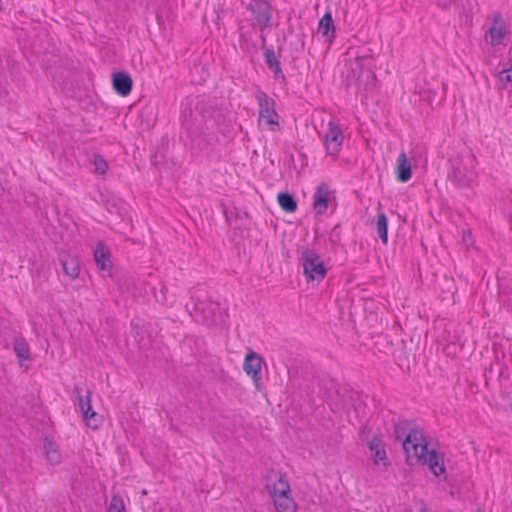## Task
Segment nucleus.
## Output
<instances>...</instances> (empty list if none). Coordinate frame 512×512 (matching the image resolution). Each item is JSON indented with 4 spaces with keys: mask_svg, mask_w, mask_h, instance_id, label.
<instances>
[{
    "mask_svg": "<svg viewBox=\"0 0 512 512\" xmlns=\"http://www.w3.org/2000/svg\"><path fill=\"white\" fill-rule=\"evenodd\" d=\"M94 171L97 174L104 175L108 171V164L103 157L100 155L94 156Z\"/></svg>",
    "mask_w": 512,
    "mask_h": 512,
    "instance_id": "26",
    "label": "nucleus"
},
{
    "mask_svg": "<svg viewBox=\"0 0 512 512\" xmlns=\"http://www.w3.org/2000/svg\"><path fill=\"white\" fill-rule=\"evenodd\" d=\"M453 0H438V5L442 8H447Z\"/></svg>",
    "mask_w": 512,
    "mask_h": 512,
    "instance_id": "31",
    "label": "nucleus"
},
{
    "mask_svg": "<svg viewBox=\"0 0 512 512\" xmlns=\"http://www.w3.org/2000/svg\"><path fill=\"white\" fill-rule=\"evenodd\" d=\"M419 512H428V509H427V507H426L425 505H422V506L420 507Z\"/></svg>",
    "mask_w": 512,
    "mask_h": 512,
    "instance_id": "32",
    "label": "nucleus"
},
{
    "mask_svg": "<svg viewBox=\"0 0 512 512\" xmlns=\"http://www.w3.org/2000/svg\"><path fill=\"white\" fill-rule=\"evenodd\" d=\"M447 178L460 188L469 187L476 178V157L470 153L452 155L449 160Z\"/></svg>",
    "mask_w": 512,
    "mask_h": 512,
    "instance_id": "2",
    "label": "nucleus"
},
{
    "mask_svg": "<svg viewBox=\"0 0 512 512\" xmlns=\"http://www.w3.org/2000/svg\"><path fill=\"white\" fill-rule=\"evenodd\" d=\"M318 33L327 37L329 41L335 38V26L330 12H326L320 19Z\"/></svg>",
    "mask_w": 512,
    "mask_h": 512,
    "instance_id": "19",
    "label": "nucleus"
},
{
    "mask_svg": "<svg viewBox=\"0 0 512 512\" xmlns=\"http://www.w3.org/2000/svg\"><path fill=\"white\" fill-rule=\"evenodd\" d=\"M330 191L326 184H320L313 195V209L316 214L322 215L328 209Z\"/></svg>",
    "mask_w": 512,
    "mask_h": 512,
    "instance_id": "13",
    "label": "nucleus"
},
{
    "mask_svg": "<svg viewBox=\"0 0 512 512\" xmlns=\"http://www.w3.org/2000/svg\"><path fill=\"white\" fill-rule=\"evenodd\" d=\"M114 90L122 97L130 94L132 90V78L127 72H116L112 76Z\"/></svg>",
    "mask_w": 512,
    "mask_h": 512,
    "instance_id": "14",
    "label": "nucleus"
},
{
    "mask_svg": "<svg viewBox=\"0 0 512 512\" xmlns=\"http://www.w3.org/2000/svg\"><path fill=\"white\" fill-rule=\"evenodd\" d=\"M183 126H184V127H185V129L187 130V132H188V134H189V137L191 138L192 143H193V144L195 143L197 146H199L200 148H202V146H201V144H200V143H196V141H197V137L194 135V131H193V129H192V125H191L190 121L185 120V121L183 122Z\"/></svg>",
    "mask_w": 512,
    "mask_h": 512,
    "instance_id": "30",
    "label": "nucleus"
},
{
    "mask_svg": "<svg viewBox=\"0 0 512 512\" xmlns=\"http://www.w3.org/2000/svg\"><path fill=\"white\" fill-rule=\"evenodd\" d=\"M94 259L97 267L102 271H110L112 263L110 261V254L106 246L102 243L96 245L94 251Z\"/></svg>",
    "mask_w": 512,
    "mask_h": 512,
    "instance_id": "15",
    "label": "nucleus"
},
{
    "mask_svg": "<svg viewBox=\"0 0 512 512\" xmlns=\"http://www.w3.org/2000/svg\"><path fill=\"white\" fill-rule=\"evenodd\" d=\"M499 80L503 84L512 82V66L499 72Z\"/></svg>",
    "mask_w": 512,
    "mask_h": 512,
    "instance_id": "28",
    "label": "nucleus"
},
{
    "mask_svg": "<svg viewBox=\"0 0 512 512\" xmlns=\"http://www.w3.org/2000/svg\"><path fill=\"white\" fill-rule=\"evenodd\" d=\"M256 100L259 106V123L263 122L268 126L270 131L278 130L280 124L278 121V114L275 110V101L263 91H258L256 93Z\"/></svg>",
    "mask_w": 512,
    "mask_h": 512,
    "instance_id": "5",
    "label": "nucleus"
},
{
    "mask_svg": "<svg viewBox=\"0 0 512 512\" xmlns=\"http://www.w3.org/2000/svg\"><path fill=\"white\" fill-rule=\"evenodd\" d=\"M272 475L273 478H269L270 483L266 486L271 499L292 496L291 487L285 475L280 472H273Z\"/></svg>",
    "mask_w": 512,
    "mask_h": 512,
    "instance_id": "8",
    "label": "nucleus"
},
{
    "mask_svg": "<svg viewBox=\"0 0 512 512\" xmlns=\"http://www.w3.org/2000/svg\"><path fill=\"white\" fill-rule=\"evenodd\" d=\"M262 357L257 353L250 351L243 363V370L248 376H251L253 382L258 386L261 380Z\"/></svg>",
    "mask_w": 512,
    "mask_h": 512,
    "instance_id": "9",
    "label": "nucleus"
},
{
    "mask_svg": "<svg viewBox=\"0 0 512 512\" xmlns=\"http://www.w3.org/2000/svg\"><path fill=\"white\" fill-rule=\"evenodd\" d=\"M476 512H485L484 510L478 509Z\"/></svg>",
    "mask_w": 512,
    "mask_h": 512,
    "instance_id": "34",
    "label": "nucleus"
},
{
    "mask_svg": "<svg viewBox=\"0 0 512 512\" xmlns=\"http://www.w3.org/2000/svg\"><path fill=\"white\" fill-rule=\"evenodd\" d=\"M277 199L280 207L285 212L292 213L296 211L297 203L291 194L287 192H280L277 196Z\"/></svg>",
    "mask_w": 512,
    "mask_h": 512,
    "instance_id": "22",
    "label": "nucleus"
},
{
    "mask_svg": "<svg viewBox=\"0 0 512 512\" xmlns=\"http://www.w3.org/2000/svg\"><path fill=\"white\" fill-rule=\"evenodd\" d=\"M408 425L406 422H399L394 425L395 437L403 443V448L407 454V463L409 465L427 464L435 476L444 474L443 456L434 449L428 450L427 444L422 442L424 439L420 431L411 429L407 432Z\"/></svg>",
    "mask_w": 512,
    "mask_h": 512,
    "instance_id": "1",
    "label": "nucleus"
},
{
    "mask_svg": "<svg viewBox=\"0 0 512 512\" xmlns=\"http://www.w3.org/2000/svg\"><path fill=\"white\" fill-rule=\"evenodd\" d=\"M74 391H75V393H77L78 404H79L80 410L82 412L85 410V408L87 406L86 405V396H83L81 394V388L78 385L74 386Z\"/></svg>",
    "mask_w": 512,
    "mask_h": 512,
    "instance_id": "29",
    "label": "nucleus"
},
{
    "mask_svg": "<svg viewBox=\"0 0 512 512\" xmlns=\"http://www.w3.org/2000/svg\"><path fill=\"white\" fill-rule=\"evenodd\" d=\"M396 172L398 181L402 183H405L411 179V164L408 161L405 152H401L397 158Z\"/></svg>",
    "mask_w": 512,
    "mask_h": 512,
    "instance_id": "18",
    "label": "nucleus"
},
{
    "mask_svg": "<svg viewBox=\"0 0 512 512\" xmlns=\"http://www.w3.org/2000/svg\"><path fill=\"white\" fill-rule=\"evenodd\" d=\"M372 61V58L370 56H363V57H357L352 63V70L355 73V71L359 70V73L357 75V79H360L361 75L364 73V66L367 64H370Z\"/></svg>",
    "mask_w": 512,
    "mask_h": 512,
    "instance_id": "25",
    "label": "nucleus"
},
{
    "mask_svg": "<svg viewBox=\"0 0 512 512\" xmlns=\"http://www.w3.org/2000/svg\"><path fill=\"white\" fill-rule=\"evenodd\" d=\"M264 58L268 68L273 71L275 78H284L282 69L280 67V62L278 61L276 54L272 48L265 50Z\"/></svg>",
    "mask_w": 512,
    "mask_h": 512,
    "instance_id": "21",
    "label": "nucleus"
},
{
    "mask_svg": "<svg viewBox=\"0 0 512 512\" xmlns=\"http://www.w3.org/2000/svg\"><path fill=\"white\" fill-rule=\"evenodd\" d=\"M344 136L340 126L332 121L328 123V131L323 137L326 153L337 157L343 144Z\"/></svg>",
    "mask_w": 512,
    "mask_h": 512,
    "instance_id": "6",
    "label": "nucleus"
},
{
    "mask_svg": "<svg viewBox=\"0 0 512 512\" xmlns=\"http://www.w3.org/2000/svg\"><path fill=\"white\" fill-rule=\"evenodd\" d=\"M86 408L82 411L83 419L86 424L92 429H98L101 424V416H99L91 406V392L87 391L86 394Z\"/></svg>",
    "mask_w": 512,
    "mask_h": 512,
    "instance_id": "16",
    "label": "nucleus"
},
{
    "mask_svg": "<svg viewBox=\"0 0 512 512\" xmlns=\"http://www.w3.org/2000/svg\"><path fill=\"white\" fill-rule=\"evenodd\" d=\"M376 230L381 241L386 244L388 241V220L383 212L377 214Z\"/></svg>",
    "mask_w": 512,
    "mask_h": 512,
    "instance_id": "23",
    "label": "nucleus"
},
{
    "mask_svg": "<svg viewBox=\"0 0 512 512\" xmlns=\"http://www.w3.org/2000/svg\"><path fill=\"white\" fill-rule=\"evenodd\" d=\"M246 9L251 12L261 31L271 27L270 4L266 0H251Z\"/></svg>",
    "mask_w": 512,
    "mask_h": 512,
    "instance_id": "7",
    "label": "nucleus"
},
{
    "mask_svg": "<svg viewBox=\"0 0 512 512\" xmlns=\"http://www.w3.org/2000/svg\"><path fill=\"white\" fill-rule=\"evenodd\" d=\"M366 72H367L368 75L372 74V72H371V70L369 68L367 69Z\"/></svg>",
    "mask_w": 512,
    "mask_h": 512,
    "instance_id": "33",
    "label": "nucleus"
},
{
    "mask_svg": "<svg viewBox=\"0 0 512 512\" xmlns=\"http://www.w3.org/2000/svg\"><path fill=\"white\" fill-rule=\"evenodd\" d=\"M14 351L17 357L21 360L30 359V348L29 345L23 338H16L13 343Z\"/></svg>",
    "mask_w": 512,
    "mask_h": 512,
    "instance_id": "24",
    "label": "nucleus"
},
{
    "mask_svg": "<svg viewBox=\"0 0 512 512\" xmlns=\"http://www.w3.org/2000/svg\"><path fill=\"white\" fill-rule=\"evenodd\" d=\"M307 281L321 282L327 275V268L320 254L310 248H303L299 258Z\"/></svg>",
    "mask_w": 512,
    "mask_h": 512,
    "instance_id": "4",
    "label": "nucleus"
},
{
    "mask_svg": "<svg viewBox=\"0 0 512 512\" xmlns=\"http://www.w3.org/2000/svg\"><path fill=\"white\" fill-rule=\"evenodd\" d=\"M191 297L195 310L200 314L203 324L211 326L223 322L224 315L220 304L212 301L204 291L196 290Z\"/></svg>",
    "mask_w": 512,
    "mask_h": 512,
    "instance_id": "3",
    "label": "nucleus"
},
{
    "mask_svg": "<svg viewBox=\"0 0 512 512\" xmlns=\"http://www.w3.org/2000/svg\"><path fill=\"white\" fill-rule=\"evenodd\" d=\"M59 263L64 273L71 279L78 278L80 274L79 260L75 255L62 251L58 255Z\"/></svg>",
    "mask_w": 512,
    "mask_h": 512,
    "instance_id": "12",
    "label": "nucleus"
},
{
    "mask_svg": "<svg viewBox=\"0 0 512 512\" xmlns=\"http://www.w3.org/2000/svg\"><path fill=\"white\" fill-rule=\"evenodd\" d=\"M273 505L276 512H297L298 506L292 496L273 498Z\"/></svg>",
    "mask_w": 512,
    "mask_h": 512,
    "instance_id": "20",
    "label": "nucleus"
},
{
    "mask_svg": "<svg viewBox=\"0 0 512 512\" xmlns=\"http://www.w3.org/2000/svg\"><path fill=\"white\" fill-rule=\"evenodd\" d=\"M507 33L506 25L500 14L493 17V22L486 34L492 46H497L502 43Z\"/></svg>",
    "mask_w": 512,
    "mask_h": 512,
    "instance_id": "11",
    "label": "nucleus"
},
{
    "mask_svg": "<svg viewBox=\"0 0 512 512\" xmlns=\"http://www.w3.org/2000/svg\"><path fill=\"white\" fill-rule=\"evenodd\" d=\"M44 451L46 460L51 465H58L62 461V455L59 450V446L49 438L44 439Z\"/></svg>",
    "mask_w": 512,
    "mask_h": 512,
    "instance_id": "17",
    "label": "nucleus"
},
{
    "mask_svg": "<svg viewBox=\"0 0 512 512\" xmlns=\"http://www.w3.org/2000/svg\"><path fill=\"white\" fill-rule=\"evenodd\" d=\"M108 512H125L124 503L120 496H112Z\"/></svg>",
    "mask_w": 512,
    "mask_h": 512,
    "instance_id": "27",
    "label": "nucleus"
},
{
    "mask_svg": "<svg viewBox=\"0 0 512 512\" xmlns=\"http://www.w3.org/2000/svg\"><path fill=\"white\" fill-rule=\"evenodd\" d=\"M367 446L372 453L371 457L375 465H382L385 468L390 465L384 442L379 436L374 435L371 440L367 442Z\"/></svg>",
    "mask_w": 512,
    "mask_h": 512,
    "instance_id": "10",
    "label": "nucleus"
}]
</instances>
